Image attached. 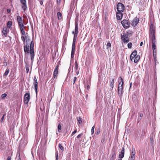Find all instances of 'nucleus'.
<instances>
[{
  "label": "nucleus",
  "mask_w": 160,
  "mask_h": 160,
  "mask_svg": "<svg viewBox=\"0 0 160 160\" xmlns=\"http://www.w3.org/2000/svg\"><path fill=\"white\" fill-rule=\"evenodd\" d=\"M143 114L142 113H140L139 114V116L140 117L142 118L143 117Z\"/></svg>",
  "instance_id": "obj_53"
},
{
  "label": "nucleus",
  "mask_w": 160,
  "mask_h": 160,
  "mask_svg": "<svg viewBox=\"0 0 160 160\" xmlns=\"http://www.w3.org/2000/svg\"><path fill=\"white\" fill-rule=\"evenodd\" d=\"M124 148L123 147L121 152L119 155V158H122L124 157Z\"/></svg>",
  "instance_id": "obj_15"
},
{
  "label": "nucleus",
  "mask_w": 160,
  "mask_h": 160,
  "mask_svg": "<svg viewBox=\"0 0 160 160\" xmlns=\"http://www.w3.org/2000/svg\"><path fill=\"white\" fill-rule=\"evenodd\" d=\"M153 53V57L154 58V60L155 62L156 63L157 60L156 59L157 58V52Z\"/></svg>",
  "instance_id": "obj_26"
},
{
  "label": "nucleus",
  "mask_w": 160,
  "mask_h": 160,
  "mask_svg": "<svg viewBox=\"0 0 160 160\" xmlns=\"http://www.w3.org/2000/svg\"><path fill=\"white\" fill-rule=\"evenodd\" d=\"M57 14H58V19L59 20L61 19L62 18V14H61V13H60V12H58Z\"/></svg>",
  "instance_id": "obj_25"
},
{
  "label": "nucleus",
  "mask_w": 160,
  "mask_h": 160,
  "mask_svg": "<svg viewBox=\"0 0 160 160\" xmlns=\"http://www.w3.org/2000/svg\"><path fill=\"white\" fill-rule=\"evenodd\" d=\"M139 21V19L138 18H136L132 21L131 24L132 26L135 27L138 24Z\"/></svg>",
  "instance_id": "obj_11"
},
{
  "label": "nucleus",
  "mask_w": 160,
  "mask_h": 160,
  "mask_svg": "<svg viewBox=\"0 0 160 160\" xmlns=\"http://www.w3.org/2000/svg\"><path fill=\"white\" fill-rule=\"evenodd\" d=\"M30 99V95L29 93H26L24 96V102L25 104H28Z\"/></svg>",
  "instance_id": "obj_7"
},
{
  "label": "nucleus",
  "mask_w": 160,
  "mask_h": 160,
  "mask_svg": "<svg viewBox=\"0 0 160 160\" xmlns=\"http://www.w3.org/2000/svg\"><path fill=\"white\" fill-rule=\"evenodd\" d=\"M77 132V129L75 130H74V132H73L72 133V136L73 135H74L75 133H76Z\"/></svg>",
  "instance_id": "obj_44"
},
{
  "label": "nucleus",
  "mask_w": 160,
  "mask_h": 160,
  "mask_svg": "<svg viewBox=\"0 0 160 160\" xmlns=\"http://www.w3.org/2000/svg\"><path fill=\"white\" fill-rule=\"evenodd\" d=\"M76 39H76V38H73V42H75V43H76Z\"/></svg>",
  "instance_id": "obj_55"
},
{
  "label": "nucleus",
  "mask_w": 160,
  "mask_h": 160,
  "mask_svg": "<svg viewBox=\"0 0 160 160\" xmlns=\"http://www.w3.org/2000/svg\"><path fill=\"white\" fill-rule=\"evenodd\" d=\"M56 160H58V152L57 151L56 152Z\"/></svg>",
  "instance_id": "obj_41"
},
{
  "label": "nucleus",
  "mask_w": 160,
  "mask_h": 160,
  "mask_svg": "<svg viewBox=\"0 0 160 160\" xmlns=\"http://www.w3.org/2000/svg\"><path fill=\"white\" fill-rule=\"evenodd\" d=\"M152 138H151V141H152Z\"/></svg>",
  "instance_id": "obj_64"
},
{
  "label": "nucleus",
  "mask_w": 160,
  "mask_h": 160,
  "mask_svg": "<svg viewBox=\"0 0 160 160\" xmlns=\"http://www.w3.org/2000/svg\"><path fill=\"white\" fill-rule=\"evenodd\" d=\"M135 151L134 148H132V153L131 159V160H134L135 158Z\"/></svg>",
  "instance_id": "obj_13"
},
{
  "label": "nucleus",
  "mask_w": 160,
  "mask_h": 160,
  "mask_svg": "<svg viewBox=\"0 0 160 160\" xmlns=\"http://www.w3.org/2000/svg\"><path fill=\"white\" fill-rule=\"evenodd\" d=\"M72 33L73 34H74V33H75V31L74 32V31H72Z\"/></svg>",
  "instance_id": "obj_60"
},
{
  "label": "nucleus",
  "mask_w": 160,
  "mask_h": 160,
  "mask_svg": "<svg viewBox=\"0 0 160 160\" xmlns=\"http://www.w3.org/2000/svg\"><path fill=\"white\" fill-rule=\"evenodd\" d=\"M58 147H59V148L62 151H64V148L60 144H59L58 145Z\"/></svg>",
  "instance_id": "obj_33"
},
{
  "label": "nucleus",
  "mask_w": 160,
  "mask_h": 160,
  "mask_svg": "<svg viewBox=\"0 0 160 160\" xmlns=\"http://www.w3.org/2000/svg\"><path fill=\"white\" fill-rule=\"evenodd\" d=\"M17 20L19 27L24 26L22 18L19 16L17 17Z\"/></svg>",
  "instance_id": "obj_10"
},
{
  "label": "nucleus",
  "mask_w": 160,
  "mask_h": 160,
  "mask_svg": "<svg viewBox=\"0 0 160 160\" xmlns=\"http://www.w3.org/2000/svg\"><path fill=\"white\" fill-rule=\"evenodd\" d=\"M43 1H40V3L41 5H42L43 4Z\"/></svg>",
  "instance_id": "obj_57"
},
{
  "label": "nucleus",
  "mask_w": 160,
  "mask_h": 160,
  "mask_svg": "<svg viewBox=\"0 0 160 160\" xmlns=\"http://www.w3.org/2000/svg\"><path fill=\"white\" fill-rule=\"evenodd\" d=\"M131 85H132V83H131L130 84V87H131Z\"/></svg>",
  "instance_id": "obj_62"
},
{
  "label": "nucleus",
  "mask_w": 160,
  "mask_h": 160,
  "mask_svg": "<svg viewBox=\"0 0 160 160\" xmlns=\"http://www.w3.org/2000/svg\"><path fill=\"white\" fill-rule=\"evenodd\" d=\"M11 157L9 156V157H8V158L7 160H11Z\"/></svg>",
  "instance_id": "obj_54"
},
{
  "label": "nucleus",
  "mask_w": 160,
  "mask_h": 160,
  "mask_svg": "<svg viewBox=\"0 0 160 160\" xmlns=\"http://www.w3.org/2000/svg\"><path fill=\"white\" fill-rule=\"evenodd\" d=\"M155 28L152 24H151L149 29V37L150 41L152 43H156V40L155 38Z\"/></svg>",
  "instance_id": "obj_1"
},
{
  "label": "nucleus",
  "mask_w": 160,
  "mask_h": 160,
  "mask_svg": "<svg viewBox=\"0 0 160 160\" xmlns=\"http://www.w3.org/2000/svg\"><path fill=\"white\" fill-rule=\"evenodd\" d=\"M82 135V133H81L79 134L77 136V138H79Z\"/></svg>",
  "instance_id": "obj_49"
},
{
  "label": "nucleus",
  "mask_w": 160,
  "mask_h": 160,
  "mask_svg": "<svg viewBox=\"0 0 160 160\" xmlns=\"http://www.w3.org/2000/svg\"><path fill=\"white\" fill-rule=\"evenodd\" d=\"M121 81L119 82V81L118 87V95L119 97L121 98L123 93V80L121 77H120Z\"/></svg>",
  "instance_id": "obj_2"
},
{
  "label": "nucleus",
  "mask_w": 160,
  "mask_h": 160,
  "mask_svg": "<svg viewBox=\"0 0 160 160\" xmlns=\"http://www.w3.org/2000/svg\"><path fill=\"white\" fill-rule=\"evenodd\" d=\"M57 2H60V0H57Z\"/></svg>",
  "instance_id": "obj_61"
},
{
  "label": "nucleus",
  "mask_w": 160,
  "mask_h": 160,
  "mask_svg": "<svg viewBox=\"0 0 160 160\" xmlns=\"http://www.w3.org/2000/svg\"><path fill=\"white\" fill-rule=\"evenodd\" d=\"M21 39L22 41H23L24 42H25V37L24 36H22Z\"/></svg>",
  "instance_id": "obj_47"
},
{
  "label": "nucleus",
  "mask_w": 160,
  "mask_h": 160,
  "mask_svg": "<svg viewBox=\"0 0 160 160\" xmlns=\"http://www.w3.org/2000/svg\"><path fill=\"white\" fill-rule=\"evenodd\" d=\"M100 129L98 128L97 130V132L96 133L98 135V134H99V133H100Z\"/></svg>",
  "instance_id": "obj_48"
},
{
  "label": "nucleus",
  "mask_w": 160,
  "mask_h": 160,
  "mask_svg": "<svg viewBox=\"0 0 160 160\" xmlns=\"http://www.w3.org/2000/svg\"><path fill=\"white\" fill-rule=\"evenodd\" d=\"M21 2L22 4V8L24 11L27 9L26 0H21Z\"/></svg>",
  "instance_id": "obj_12"
},
{
  "label": "nucleus",
  "mask_w": 160,
  "mask_h": 160,
  "mask_svg": "<svg viewBox=\"0 0 160 160\" xmlns=\"http://www.w3.org/2000/svg\"><path fill=\"white\" fill-rule=\"evenodd\" d=\"M114 79H112V81H110V86L112 88H113L114 86Z\"/></svg>",
  "instance_id": "obj_29"
},
{
  "label": "nucleus",
  "mask_w": 160,
  "mask_h": 160,
  "mask_svg": "<svg viewBox=\"0 0 160 160\" xmlns=\"http://www.w3.org/2000/svg\"><path fill=\"white\" fill-rule=\"evenodd\" d=\"M152 138H151V141H152Z\"/></svg>",
  "instance_id": "obj_63"
},
{
  "label": "nucleus",
  "mask_w": 160,
  "mask_h": 160,
  "mask_svg": "<svg viewBox=\"0 0 160 160\" xmlns=\"http://www.w3.org/2000/svg\"><path fill=\"white\" fill-rule=\"evenodd\" d=\"M46 159L44 154H42L39 156V160H44Z\"/></svg>",
  "instance_id": "obj_23"
},
{
  "label": "nucleus",
  "mask_w": 160,
  "mask_h": 160,
  "mask_svg": "<svg viewBox=\"0 0 160 160\" xmlns=\"http://www.w3.org/2000/svg\"><path fill=\"white\" fill-rule=\"evenodd\" d=\"M34 42L32 41L30 43V57H31V60L32 62L33 61V59L34 57Z\"/></svg>",
  "instance_id": "obj_3"
},
{
  "label": "nucleus",
  "mask_w": 160,
  "mask_h": 160,
  "mask_svg": "<svg viewBox=\"0 0 160 160\" xmlns=\"http://www.w3.org/2000/svg\"><path fill=\"white\" fill-rule=\"evenodd\" d=\"M77 120L79 124L81 123L82 122V121H81V120L80 118H77Z\"/></svg>",
  "instance_id": "obj_42"
},
{
  "label": "nucleus",
  "mask_w": 160,
  "mask_h": 160,
  "mask_svg": "<svg viewBox=\"0 0 160 160\" xmlns=\"http://www.w3.org/2000/svg\"><path fill=\"white\" fill-rule=\"evenodd\" d=\"M75 48L72 47L71 53L74 54Z\"/></svg>",
  "instance_id": "obj_37"
},
{
  "label": "nucleus",
  "mask_w": 160,
  "mask_h": 160,
  "mask_svg": "<svg viewBox=\"0 0 160 160\" xmlns=\"http://www.w3.org/2000/svg\"><path fill=\"white\" fill-rule=\"evenodd\" d=\"M111 45L110 42H108L107 44V48H110L111 47Z\"/></svg>",
  "instance_id": "obj_34"
},
{
  "label": "nucleus",
  "mask_w": 160,
  "mask_h": 160,
  "mask_svg": "<svg viewBox=\"0 0 160 160\" xmlns=\"http://www.w3.org/2000/svg\"><path fill=\"white\" fill-rule=\"evenodd\" d=\"M90 88V85H88L87 86V89H88V90Z\"/></svg>",
  "instance_id": "obj_50"
},
{
  "label": "nucleus",
  "mask_w": 160,
  "mask_h": 160,
  "mask_svg": "<svg viewBox=\"0 0 160 160\" xmlns=\"http://www.w3.org/2000/svg\"><path fill=\"white\" fill-rule=\"evenodd\" d=\"M29 44L27 43V41H26V44L24 47V52L27 54L29 53Z\"/></svg>",
  "instance_id": "obj_9"
},
{
  "label": "nucleus",
  "mask_w": 160,
  "mask_h": 160,
  "mask_svg": "<svg viewBox=\"0 0 160 160\" xmlns=\"http://www.w3.org/2000/svg\"><path fill=\"white\" fill-rule=\"evenodd\" d=\"M4 63V65H7V62H5Z\"/></svg>",
  "instance_id": "obj_59"
},
{
  "label": "nucleus",
  "mask_w": 160,
  "mask_h": 160,
  "mask_svg": "<svg viewBox=\"0 0 160 160\" xmlns=\"http://www.w3.org/2000/svg\"><path fill=\"white\" fill-rule=\"evenodd\" d=\"M140 58V56H137L135 57V58L134 59V62L135 63H137L138 62Z\"/></svg>",
  "instance_id": "obj_24"
},
{
  "label": "nucleus",
  "mask_w": 160,
  "mask_h": 160,
  "mask_svg": "<svg viewBox=\"0 0 160 160\" xmlns=\"http://www.w3.org/2000/svg\"><path fill=\"white\" fill-rule=\"evenodd\" d=\"M75 65L74 67V69L75 72L77 74L79 73V72L78 71V63L76 61H75Z\"/></svg>",
  "instance_id": "obj_18"
},
{
  "label": "nucleus",
  "mask_w": 160,
  "mask_h": 160,
  "mask_svg": "<svg viewBox=\"0 0 160 160\" xmlns=\"http://www.w3.org/2000/svg\"><path fill=\"white\" fill-rule=\"evenodd\" d=\"M7 96V94L6 93H4L2 94V96L1 97L2 98H3L6 97Z\"/></svg>",
  "instance_id": "obj_40"
},
{
  "label": "nucleus",
  "mask_w": 160,
  "mask_h": 160,
  "mask_svg": "<svg viewBox=\"0 0 160 160\" xmlns=\"http://www.w3.org/2000/svg\"><path fill=\"white\" fill-rule=\"evenodd\" d=\"M34 85L35 89V91L36 93H37L38 92V84H35Z\"/></svg>",
  "instance_id": "obj_32"
},
{
  "label": "nucleus",
  "mask_w": 160,
  "mask_h": 160,
  "mask_svg": "<svg viewBox=\"0 0 160 160\" xmlns=\"http://www.w3.org/2000/svg\"><path fill=\"white\" fill-rule=\"evenodd\" d=\"M7 11L8 12H11V10L10 9H7Z\"/></svg>",
  "instance_id": "obj_56"
},
{
  "label": "nucleus",
  "mask_w": 160,
  "mask_h": 160,
  "mask_svg": "<svg viewBox=\"0 0 160 160\" xmlns=\"http://www.w3.org/2000/svg\"><path fill=\"white\" fill-rule=\"evenodd\" d=\"M155 44L156 43H152V49L153 50V53L157 52L156 46Z\"/></svg>",
  "instance_id": "obj_20"
},
{
  "label": "nucleus",
  "mask_w": 160,
  "mask_h": 160,
  "mask_svg": "<svg viewBox=\"0 0 160 160\" xmlns=\"http://www.w3.org/2000/svg\"><path fill=\"white\" fill-rule=\"evenodd\" d=\"M74 54L71 53V58H73L74 56Z\"/></svg>",
  "instance_id": "obj_51"
},
{
  "label": "nucleus",
  "mask_w": 160,
  "mask_h": 160,
  "mask_svg": "<svg viewBox=\"0 0 160 160\" xmlns=\"http://www.w3.org/2000/svg\"><path fill=\"white\" fill-rule=\"evenodd\" d=\"M122 12H117L116 17L117 19L120 20L122 18L123 16V14Z\"/></svg>",
  "instance_id": "obj_14"
},
{
  "label": "nucleus",
  "mask_w": 160,
  "mask_h": 160,
  "mask_svg": "<svg viewBox=\"0 0 160 160\" xmlns=\"http://www.w3.org/2000/svg\"><path fill=\"white\" fill-rule=\"evenodd\" d=\"M75 42H72V47L75 48Z\"/></svg>",
  "instance_id": "obj_45"
},
{
  "label": "nucleus",
  "mask_w": 160,
  "mask_h": 160,
  "mask_svg": "<svg viewBox=\"0 0 160 160\" xmlns=\"http://www.w3.org/2000/svg\"><path fill=\"white\" fill-rule=\"evenodd\" d=\"M77 79V77H74V79H73L72 82H73V84H74L76 81Z\"/></svg>",
  "instance_id": "obj_43"
},
{
  "label": "nucleus",
  "mask_w": 160,
  "mask_h": 160,
  "mask_svg": "<svg viewBox=\"0 0 160 160\" xmlns=\"http://www.w3.org/2000/svg\"><path fill=\"white\" fill-rule=\"evenodd\" d=\"M142 44H143L142 42H141L140 43V46H142Z\"/></svg>",
  "instance_id": "obj_58"
},
{
  "label": "nucleus",
  "mask_w": 160,
  "mask_h": 160,
  "mask_svg": "<svg viewBox=\"0 0 160 160\" xmlns=\"http://www.w3.org/2000/svg\"><path fill=\"white\" fill-rule=\"evenodd\" d=\"M121 38L124 43H127L129 41L128 35L125 33L123 35H121Z\"/></svg>",
  "instance_id": "obj_5"
},
{
  "label": "nucleus",
  "mask_w": 160,
  "mask_h": 160,
  "mask_svg": "<svg viewBox=\"0 0 160 160\" xmlns=\"http://www.w3.org/2000/svg\"><path fill=\"white\" fill-rule=\"evenodd\" d=\"M26 72H27V73H28L29 71V68L28 67H26Z\"/></svg>",
  "instance_id": "obj_46"
},
{
  "label": "nucleus",
  "mask_w": 160,
  "mask_h": 160,
  "mask_svg": "<svg viewBox=\"0 0 160 160\" xmlns=\"http://www.w3.org/2000/svg\"><path fill=\"white\" fill-rule=\"evenodd\" d=\"M121 23L124 28H128L129 27L130 23L127 20H123L121 22Z\"/></svg>",
  "instance_id": "obj_6"
},
{
  "label": "nucleus",
  "mask_w": 160,
  "mask_h": 160,
  "mask_svg": "<svg viewBox=\"0 0 160 160\" xmlns=\"http://www.w3.org/2000/svg\"><path fill=\"white\" fill-rule=\"evenodd\" d=\"M34 82H33V84L35 85V84H38V82L37 80V79L35 77H34Z\"/></svg>",
  "instance_id": "obj_30"
},
{
  "label": "nucleus",
  "mask_w": 160,
  "mask_h": 160,
  "mask_svg": "<svg viewBox=\"0 0 160 160\" xmlns=\"http://www.w3.org/2000/svg\"><path fill=\"white\" fill-rule=\"evenodd\" d=\"M6 114H3V116L2 117L1 119V122H2L3 121V120L4 119V116H6Z\"/></svg>",
  "instance_id": "obj_38"
},
{
  "label": "nucleus",
  "mask_w": 160,
  "mask_h": 160,
  "mask_svg": "<svg viewBox=\"0 0 160 160\" xmlns=\"http://www.w3.org/2000/svg\"><path fill=\"white\" fill-rule=\"evenodd\" d=\"M12 22L11 21H9L7 23V27L8 28H10L11 27Z\"/></svg>",
  "instance_id": "obj_27"
},
{
  "label": "nucleus",
  "mask_w": 160,
  "mask_h": 160,
  "mask_svg": "<svg viewBox=\"0 0 160 160\" xmlns=\"http://www.w3.org/2000/svg\"><path fill=\"white\" fill-rule=\"evenodd\" d=\"M58 66L57 65L56 67L53 72L54 77V78H57L58 73Z\"/></svg>",
  "instance_id": "obj_17"
},
{
  "label": "nucleus",
  "mask_w": 160,
  "mask_h": 160,
  "mask_svg": "<svg viewBox=\"0 0 160 160\" xmlns=\"http://www.w3.org/2000/svg\"><path fill=\"white\" fill-rule=\"evenodd\" d=\"M16 158L18 160H20L21 159H20V155L19 154H17V156H16Z\"/></svg>",
  "instance_id": "obj_39"
},
{
  "label": "nucleus",
  "mask_w": 160,
  "mask_h": 160,
  "mask_svg": "<svg viewBox=\"0 0 160 160\" xmlns=\"http://www.w3.org/2000/svg\"><path fill=\"white\" fill-rule=\"evenodd\" d=\"M8 32L7 28L6 27H4L2 31L3 34L4 35L5 37H6Z\"/></svg>",
  "instance_id": "obj_19"
},
{
  "label": "nucleus",
  "mask_w": 160,
  "mask_h": 160,
  "mask_svg": "<svg viewBox=\"0 0 160 160\" xmlns=\"http://www.w3.org/2000/svg\"><path fill=\"white\" fill-rule=\"evenodd\" d=\"M132 46V44L131 42L129 43L128 44V48H131Z\"/></svg>",
  "instance_id": "obj_35"
},
{
  "label": "nucleus",
  "mask_w": 160,
  "mask_h": 160,
  "mask_svg": "<svg viewBox=\"0 0 160 160\" xmlns=\"http://www.w3.org/2000/svg\"><path fill=\"white\" fill-rule=\"evenodd\" d=\"M117 9L118 12H122L124 10V6L121 3H119L117 5Z\"/></svg>",
  "instance_id": "obj_4"
},
{
  "label": "nucleus",
  "mask_w": 160,
  "mask_h": 160,
  "mask_svg": "<svg viewBox=\"0 0 160 160\" xmlns=\"http://www.w3.org/2000/svg\"><path fill=\"white\" fill-rule=\"evenodd\" d=\"M58 131L59 132H60L61 131L62 126L61 125L59 124L58 126Z\"/></svg>",
  "instance_id": "obj_28"
},
{
  "label": "nucleus",
  "mask_w": 160,
  "mask_h": 160,
  "mask_svg": "<svg viewBox=\"0 0 160 160\" xmlns=\"http://www.w3.org/2000/svg\"><path fill=\"white\" fill-rule=\"evenodd\" d=\"M94 128H95V126H93L92 127V129H91V133L92 134H93L94 132Z\"/></svg>",
  "instance_id": "obj_36"
},
{
  "label": "nucleus",
  "mask_w": 160,
  "mask_h": 160,
  "mask_svg": "<svg viewBox=\"0 0 160 160\" xmlns=\"http://www.w3.org/2000/svg\"><path fill=\"white\" fill-rule=\"evenodd\" d=\"M9 72V69H8V68L7 69L6 71H5V72L4 73V76H7V75H8Z\"/></svg>",
  "instance_id": "obj_31"
},
{
  "label": "nucleus",
  "mask_w": 160,
  "mask_h": 160,
  "mask_svg": "<svg viewBox=\"0 0 160 160\" xmlns=\"http://www.w3.org/2000/svg\"><path fill=\"white\" fill-rule=\"evenodd\" d=\"M4 148L5 146L4 145V142H3L0 141V149L2 150Z\"/></svg>",
  "instance_id": "obj_22"
},
{
  "label": "nucleus",
  "mask_w": 160,
  "mask_h": 160,
  "mask_svg": "<svg viewBox=\"0 0 160 160\" xmlns=\"http://www.w3.org/2000/svg\"><path fill=\"white\" fill-rule=\"evenodd\" d=\"M19 27H20V30L21 31L22 34L23 35H25V31L24 30V28H25V27H24V26H20Z\"/></svg>",
  "instance_id": "obj_21"
},
{
  "label": "nucleus",
  "mask_w": 160,
  "mask_h": 160,
  "mask_svg": "<svg viewBox=\"0 0 160 160\" xmlns=\"http://www.w3.org/2000/svg\"><path fill=\"white\" fill-rule=\"evenodd\" d=\"M137 53V51L136 50H135L131 53L130 56V59L132 61V59L134 58Z\"/></svg>",
  "instance_id": "obj_16"
},
{
  "label": "nucleus",
  "mask_w": 160,
  "mask_h": 160,
  "mask_svg": "<svg viewBox=\"0 0 160 160\" xmlns=\"http://www.w3.org/2000/svg\"><path fill=\"white\" fill-rule=\"evenodd\" d=\"M78 23H75V33L73 38L77 39L78 32Z\"/></svg>",
  "instance_id": "obj_8"
},
{
  "label": "nucleus",
  "mask_w": 160,
  "mask_h": 160,
  "mask_svg": "<svg viewBox=\"0 0 160 160\" xmlns=\"http://www.w3.org/2000/svg\"><path fill=\"white\" fill-rule=\"evenodd\" d=\"M115 153H114V154H113L112 155V158H113V159H114V157H115Z\"/></svg>",
  "instance_id": "obj_52"
}]
</instances>
